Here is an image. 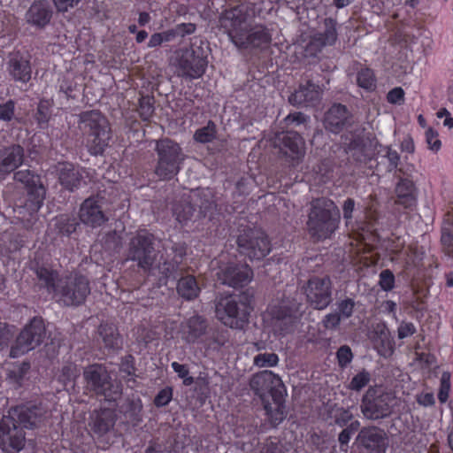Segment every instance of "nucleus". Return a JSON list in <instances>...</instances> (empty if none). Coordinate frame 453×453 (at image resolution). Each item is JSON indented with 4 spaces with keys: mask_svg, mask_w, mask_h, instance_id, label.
<instances>
[{
    "mask_svg": "<svg viewBox=\"0 0 453 453\" xmlns=\"http://www.w3.org/2000/svg\"><path fill=\"white\" fill-rule=\"evenodd\" d=\"M173 397V390L171 388H165L158 392L155 397L154 403L157 406H165L170 403Z\"/></svg>",
    "mask_w": 453,
    "mask_h": 453,
    "instance_id": "obj_48",
    "label": "nucleus"
},
{
    "mask_svg": "<svg viewBox=\"0 0 453 453\" xmlns=\"http://www.w3.org/2000/svg\"><path fill=\"white\" fill-rule=\"evenodd\" d=\"M80 219L84 224L96 227L106 221L99 200L95 197L86 199L80 209Z\"/></svg>",
    "mask_w": 453,
    "mask_h": 453,
    "instance_id": "obj_20",
    "label": "nucleus"
},
{
    "mask_svg": "<svg viewBox=\"0 0 453 453\" xmlns=\"http://www.w3.org/2000/svg\"><path fill=\"white\" fill-rule=\"evenodd\" d=\"M81 127L87 134L86 146L92 155L102 154L109 144L111 129L108 120L96 111L81 114Z\"/></svg>",
    "mask_w": 453,
    "mask_h": 453,
    "instance_id": "obj_6",
    "label": "nucleus"
},
{
    "mask_svg": "<svg viewBox=\"0 0 453 453\" xmlns=\"http://www.w3.org/2000/svg\"><path fill=\"white\" fill-rule=\"evenodd\" d=\"M336 22L333 19L324 20L323 31L314 33L309 37L302 35L300 47L303 50V57L317 56L324 47L331 46L337 40Z\"/></svg>",
    "mask_w": 453,
    "mask_h": 453,
    "instance_id": "obj_11",
    "label": "nucleus"
},
{
    "mask_svg": "<svg viewBox=\"0 0 453 453\" xmlns=\"http://www.w3.org/2000/svg\"><path fill=\"white\" fill-rule=\"evenodd\" d=\"M348 117L349 113L345 106L334 104L326 112L325 127L332 133H338L346 124Z\"/></svg>",
    "mask_w": 453,
    "mask_h": 453,
    "instance_id": "obj_28",
    "label": "nucleus"
},
{
    "mask_svg": "<svg viewBox=\"0 0 453 453\" xmlns=\"http://www.w3.org/2000/svg\"><path fill=\"white\" fill-rule=\"evenodd\" d=\"M14 179L24 184L27 190L28 198L26 203L27 211L30 213L37 212L43 203L46 194L40 176L35 175L29 170H21L15 173Z\"/></svg>",
    "mask_w": 453,
    "mask_h": 453,
    "instance_id": "obj_13",
    "label": "nucleus"
},
{
    "mask_svg": "<svg viewBox=\"0 0 453 453\" xmlns=\"http://www.w3.org/2000/svg\"><path fill=\"white\" fill-rule=\"evenodd\" d=\"M206 324L200 316H193L182 323L180 327L181 337L188 342H197L205 333Z\"/></svg>",
    "mask_w": 453,
    "mask_h": 453,
    "instance_id": "obj_27",
    "label": "nucleus"
},
{
    "mask_svg": "<svg viewBox=\"0 0 453 453\" xmlns=\"http://www.w3.org/2000/svg\"><path fill=\"white\" fill-rule=\"evenodd\" d=\"M250 388L262 399L268 418L273 426L279 425L286 417L284 406L285 386L272 371H263L251 379Z\"/></svg>",
    "mask_w": 453,
    "mask_h": 453,
    "instance_id": "obj_2",
    "label": "nucleus"
},
{
    "mask_svg": "<svg viewBox=\"0 0 453 453\" xmlns=\"http://www.w3.org/2000/svg\"><path fill=\"white\" fill-rule=\"evenodd\" d=\"M24 160V150L19 145L0 148V175H4L19 167Z\"/></svg>",
    "mask_w": 453,
    "mask_h": 453,
    "instance_id": "obj_21",
    "label": "nucleus"
},
{
    "mask_svg": "<svg viewBox=\"0 0 453 453\" xmlns=\"http://www.w3.org/2000/svg\"><path fill=\"white\" fill-rule=\"evenodd\" d=\"M247 14L243 6L226 11L221 18V25L226 29L233 43L238 48H258L271 42V35L262 26L255 27L247 32Z\"/></svg>",
    "mask_w": 453,
    "mask_h": 453,
    "instance_id": "obj_3",
    "label": "nucleus"
},
{
    "mask_svg": "<svg viewBox=\"0 0 453 453\" xmlns=\"http://www.w3.org/2000/svg\"><path fill=\"white\" fill-rule=\"evenodd\" d=\"M80 375V370L73 364L65 365L60 373L58 375V379L64 385L73 381Z\"/></svg>",
    "mask_w": 453,
    "mask_h": 453,
    "instance_id": "obj_38",
    "label": "nucleus"
},
{
    "mask_svg": "<svg viewBox=\"0 0 453 453\" xmlns=\"http://www.w3.org/2000/svg\"><path fill=\"white\" fill-rule=\"evenodd\" d=\"M60 184L66 189L73 191L81 186L84 170L75 167L71 163H59L58 165Z\"/></svg>",
    "mask_w": 453,
    "mask_h": 453,
    "instance_id": "obj_24",
    "label": "nucleus"
},
{
    "mask_svg": "<svg viewBox=\"0 0 453 453\" xmlns=\"http://www.w3.org/2000/svg\"><path fill=\"white\" fill-rule=\"evenodd\" d=\"M279 357L274 353H262L254 357V365L257 367H273L277 365Z\"/></svg>",
    "mask_w": 453,
    "mask_h": 453,
    "instance_id": "obj_39",
    "label": "nucleus"
},
{
    "mask_svg": "<svg viewBox=\"0 0 453 453\" xmlns=\"http://www.w3.org/2000/svg\"><path fill=\"white\" fill-rule=\"evenodd\" d=\"M44 331L42 319L34 318L18 336L15 345L12 347L10 356L18 357L34 349L42 342Z\"/></svg>",
    "mask_w": 453,
    "mask_h": 453,
    "instance_id": "obj_12",
    "label": "nucleus"
},
{
    "mask_svg": "<svg viewBox=\"0 0 453 453\" xmlns=\"http://www.w3.org/2000/svg\"><path fill=\"white\" fill-rule=\"evenodd\" d=\"M416 331L414 325L411 322H403L398 327V337L400 339L412 335Z\"/></svg>",
    "mask_w": 453,
    "mask_h": 453,
    "instance_id": "obj_56",
    "label": "nucleus"
},
{
    "mask_svg": "<svg viewBox=\"0 0 453 453\" xmlns=\"http://www.w3.org/2000/svg\"><path fill=\"white\" fill-rule=\"evenodd\" d=\"M114 414L111 411L104 410L93 418L92 428L96 433L104 434L114 425Z\"/></svg>",
    "mask_w": 453,
    "mask_h": 453,
    "instance_id": "obj_33",
    "label": "nucleus"
},
{
    "mask_svg": "<svg viewBox=\"0 0 453 453\" xmlns=\"http://www.w3.org/2000/svg\"><path fill=\"white\" fill-rule=\"evenodd\" d=\"M153 236L146 230L140 231L130 242L128 259L137 261L139 266L149 269L155 259Z\"/></svg>",
    "mask_w": 453,
    "mask_h": 453,
    "instance_id": "obj_15",
    "label": "nucleus"
},
{
    "mask_svg": "<svg viewBox=\"0 0 453 453\" xmlns=\"http://www.w3.org/2000/svg\"><path fill=\"white\" fill-rule=\"evenodd\" d=\"M241 251L250 259H261L271 250L266 234L259 229H250L237 239Z\"/></svg>",
    "mask_w": 453,
    "mask_h": 453,
    "instance_id": "obj_14",
    "label": "nucleus"
},
{
    "mask_svg": "<svg viewBox=\"0 0 453 453\" xmlns=\"http://www.w3.org/2000/svg\"><path fill=\"white\" fill-rule=\"evenodd\" d=\"M7 72L14 81L27 83L32 73L29 60L19 53L11 55L7 63Z\"/></svg>",
    "mask_w": 453,
    "mask_h": 453,
    "instance_id": "obj_22",
    "label": "nucleus"
},
{
    "mask_svg": "<svg viewBox=\"0 0 453 453\" xmlns=\"http://www.w3.org/2000/svg\"><path fill=\"white\" fill-rule=\"evenodd\" d=\"M341 320V316L337 312L329 313L324 318L323 324L325 327L333 329L339 326Z\"/></svg>",
    "mask_w": 453,
    "mask_h": 453,
    "instance_id": "obj_57",
    "label": "nucleus"
},
{
    "mask_svg": "<svg viewBox=\"0 0 453 453\" xmlns=\"http://www.w3.org/2000/svg\"><path fill=\"white\" fill-rule=\"evenodd\" d=\"M387 157L390 162L392 167H396L400 159L398 153L395 150L388 149Z\"/></svg>",
    "mask_w": 453,
    "mask_h": 453,
    "instance_id": "obj_64",
    "label": "nucleus"
},
{
    "mask_svg": "<svg viewBox=\"0 0 453 453\" xmlns=\"http://www.w3.org/2000/svg\"><path fill=\"white\" fill-rule=\"evenodd\" d=\"M340 211L334 203L326 199L313 202L309 216L308 227L311 234L319 239H326L337 229Z\"/></svg>",
    "mask_w": 453,
    "mask_h": 453,
    "instance_id": "obj_5",
    "label": "nucleus"
},
{
    "mask_svg": "<svg viewBox=\"0 0 453 453\" xmlns=\"http://www.w3.org/2000/svg\"><path fill=\"white\" fill-rule=\"evenodd\" d=\"M171 366L173 370L178 374V376L183 380V383L185 385L189 386L194 382V379L188 376L189 371L185 365H181L178 362H173Z\"/></svg>",
    "mask_w": 453,
    "mask_h": 453,
    "instance_id": "obj_45",
    "label": "nucleus"
},
{
    "mask_svg": "<svg viewBox=\"0 0 453 453\" xmlns=\"http://www.w3.org/2000/svg\"><path fill=\"white\" fill-rule=\"evenodd\" d=\"M211 268L219 281L233 288L246 286L253 278L252 271L247 265L225 262L224 257L212 261Z\"/></svg>",
    "mask_w": 453,
    "mask_h": 453,
    "instance_id": "obj_10",
    "label": "nucleus"
},
{
    "mask_svg": "<svg viewBox=\"0 0 453 453\" xmlns=\"http://www.w3.org/2000/svg\"><path fill=\"white\" fill-rule=\"evenodd\" d=\"M426 142L430 150L437 152L441 150V142L439 139V134L431 127L426 131Z\"/></svg>",
    "mask_w": 453,
    "mask_h": 453,
    "instance_id": "obj_43",
    "label": "nucleus"
},
{
    "mask_svg": "<svg viewBox=\"0 0 453 453\" xmlns=\"http://www.w3.org/2000/svg\"><path fill=\"white\" fill-rule=\"evenodd\" d=\"M273 143L291 160H298L304 155V141L296 132L277 134Z\"/></svg>",
    "mask_w": 453,
    "mask_h": 453,
    "instance_id": "obj_17",
    "label": "nucleus"
},
{
    "mask_svg": "<svg viewBox=\"0 0 453 453\" xmlns=\"http://www.w3.org/2000/svg\"><path fill=\"white\" fill-rule=\"evenodd\" d=\"M194 209L189 203L178 204L173 210L176 220L181 225H187L193 216Z\"/></svg>",
    "mask_w": 453,
    "mask_h": 453,
    "instance_id": "obj_36",
    "label": "nucleus"
},
{
    "mask_svg": "<svg viewBox=\"0 0 453 453\" xmlns=\"http://www.w3.org/2000/svg\"><path fill=\"white\" fill-rule=\"evenodd\" d=\"M332 283L328 277H312L307 282L304 292L307 301L318 310L326 308L331 301Z\"/></svg>",
    "mask_w": 453,
    "mask_h": 453,
    "instance_id": "obj_16",
    "label": "nucleus"
},
{
    "mask_svg": "<svg viewBox=\"0 0 453 453\" xmlns=\"http://www.w3.org/2000/svg\"><path fill=\"white\" fill-rule=\"evenodd\" d=\"M54 4L58 12H67L78 4L80 0H53Z\"/></svg>",
    "mask_w": 453,
    "mask_h": 453,
    "instance_id": "obj_58",
    "label": "nucleus"
},
{
    "mask_svg": "<svg viewBox=\"0 0 453 453\" xmlns=\"http://www.w3.org/2000/svg\"><path fill=\"white\" fill-rule=\"evenodd\" d=\"M360 424L358 421L352 422L349 426L342 431L339 434V441L342 445H347L350 440L351 435L359 427Z\"/></svg>",
    "mask_w": 453,
    "mask_h": 453,
    "instance_id": "obj_49",
    "label": "nucleus"
},
{
    "mask_svg": "<svg viewBox=\"0 0 453 453\" xmlns=\"http://www.w3.org/2000/svg\"><path fill=\"white\" fill-rule=\"evenodd\" d=\"M177 36L184 37L185 35H191L196 31V25L193 23H180L175 27Z\"/></svg>",
    "mask_w": 453,
    "mask_h": 453,
    "instance_id": "obj_54",
    "label": "nucleus"
},
{
    "mask_svg": "<svg viewBox=\"0 0 453 453\" xmlns=\"http://www.w3.org/2000/svg\"><path fill=\"white\" fill-rule=\"evenodd\" d=\"M84 378L96 390L104 389L109 375L106 369L101 365H92L84 371Z\"/></svg>",
    "mask_w": 453,
    "mask_h": 453,
    "instance_id": "obj_30",
    "label": "nucleus"
},
{
    "mask_svg": "<svg viewBox=\"0 0 453 453\" xmlns=\"http://www.w3.org/2000/svg\"><path fill=\"white\" fill-rule=\"evenodd\" d=\"M38 121L40 123H44L48 120L49 114V102L42 101L38 105Z\"/></svg>",
    "mask_w": 453,
    "mask_h": 453,
    "instance_id": "obj_62",
    "label": "nucleus"
},
{
    "mask_svg": "<svg viewBox=\"0 0 453 453\" xmlns=\"http://www.w3.org/2000/svg\"><path fill=\"white\" fill-rule=\"evenodd\" d=\"M441 242L447 247H453V220L445 219L441 227Z\"/></svg>",
    "mask_w": 453,
    "mask_h": 453,
    "instance_id": "obj_42",
    "label": "nucleus"
},
{
    "mask_svg": "<svg viewBox=\"0 0 453 453\" xmlns=\"http://www.w3.org/2000/svg\"><path fill=\"white\" fill-rule=\"evenodd\" d=\"M99 334L106 348L118 349L120 346V340L116 327L113 325H101L99 327Z\"/></svg>",
    "mask_w": 453,
    "mask_h": 453,
    "instance_id": "obj_34",
    "label": "nucleus"
},
{
    "mask_svg": "<svg viewBox=\"0 0 453 453\" xmlns=\"http://www.w3.org/2000/svg\"><path fill=\"white\" fill-rule=\"evenodd\" d=\"M216 317L231 328H242L248 321L250 307L234 296H221L216 303Z\"/></svg>",
    "mask_w": 453,
    "mask_h": 453,
    "instance_id": "obj_8",
    "label": "nucleus"
},
{
    "mask_svg": "<svg viewBox=\"0 0 453 453\" xmlns=\"http://www.w3.org/2000/svg\"><path fill=\"white\" fill-rule=\"evenodd\" d=\"M355 208V202L351 198H348L344 203H343V217L346 219V225L347 226H349L350 220L352 219V213L354 211Z\"/></svg>",
    "mask_w": 453,
    "mask_h": 453,
    "instance_id": "obj_55",
    "label": "nucleus"
},
{
    "mask_svg": "<svg viewBox=\"0 0 453 453\" xmlns=\"http://www.w3.org/2000/svg\"><path fill=\"white\" fill-rule=\"evenodd\" d=\"M305 120H306L305 115H303L301 112L292 113V114L288 115L285 118V121L287 124H290V123L301 124V123L305 122Z\"/></svg>",
    "mask_w": 453,
    "mask_h": 453,
    "instance_id": "obj_63",
    "label": "nucleus"
},
{
    "mask_svg": "<svg viewBox=\"0 0 453 453\" xmlns=\"http://www.w3.org/2000/svg\"><path fill=\"white\" fill-rule=\"evenodd\" d=\"M404 92L401 88H395L387 96L388 101L391 104H399L403 99Z\"/></svg>",
    "mask_w": 453,
    "mask_h": 453,
    "instance_id": "obj_59",
    "label": "nucleus"
},
{
    "mask_svg": "<svg viewBox=\"0 0 453 453\" xmlns=\"http://www.w3.org/2000/svg\"><path fill=\"white\" fill-rule=\"evenodd\" d=\"M336 356L339 365L342 367L347 366L352 361L353 358L351 349L349 346H342L338 349Z\"/></svg>",
    "mask_w": 453,
    "mask_h": 453,
    "instance_id": "obj_47",
    "label": "nucleus"
},
{
    "mask_svg": "<svg viewBox=\"0 0 453 453\" xmlns=\"http://www.w3.org/2000/svg\"><path fill=\"white\" fill-rule=\"evenodd\" d=\"M350 230L353 232V240L356 242L354 251L357 254L369 251L375 247L377 234L372 226L357 225V226H352Z\"/></svg>",
    "mask_w": 453,
    "mask_h": 453,
    "instance_id": "obj_23",
    "label": "nucleus"
},
{
    "mask_svg": "<svg viewBox=\"0 0 453 453\" xmlns=\"http://www.w3.org/2000/svg\"><path fill=\"white\" fill-rule=\"evenodd\" d=\"M353 414L349 410L338 409L334 414L335 423L340 426H345L349 421L352 419Z\"/></svg>",
    "mask_w": 453,
    "mask_h": 453,
    "instance_id": "obj_51",
    "label": "nucleus"
},
{
    "mask_svg": "<svg viewBox=\"0 0 453 453\" xmlns=\"http://www.w3.org/2000/svg\"><path fill=\"white\" fill-rule=\"evenodd\" d=\"M177 291L179 295L183 298L191 300L198 296L200 288L195 277L186 276L179 280L177 285Z\"/></svg>",
    "mask_w": 453,
    "mask_h": 453,
    "instance_id": "obj_32",
    "label": "nucleus"
},
{
    "mask_svg": "<svg viewBox=\"0 0 453 453\" xmlns=\"http://www.w3.org/2000/svg\"><path fill=\"white\" fill-rule=\"evenodd\" d=\"M14 102L10 100L0 105V120L10 121L14 115Z\"/></svg>",
    "mask_w": 453,
    "mask_h": 453,
    "instance_id": "obj_50",
    "label": "nucleus"
},
{
    "mask_svg": "<svg viewBox=\"0 0 453 453\" xmlns=\"http://www.w3.org/2000/svg\"><path fill=\"white\" fill-rule=\"evenodd\" d=\"M418 403L424 407L433 406L435 403L434 395L431 392H422L416 396Z\"/></svg>",
    "mask_w": 453,
    "mask_h": 453,
    "instance_id": "obj_52",
    "label": "nucleus"
},
{
    "mask_svg": "<svg viewBox=\"0 0 453 453\" xmlns=\"http://www.w3.org/2000/svg\"><path fill=\"white\" fill-rule=\"evenodd\" d=\"M51 9L48 1L41 0L35 2L28 9L26 18L28 23L42 27L46 26L51 18Z\"/></svg>",
    "mask_w": 453,
    "mask_h": 453,
    "instance_id": "obj_26",
    "label": "nucleus"
},
{
    "mask_svg": "<svg viewBox=\"0 0 453 453\" xmlns=\"http://www.w3.org/2000/svg\"><path fill=\"white\" fill-rule=\"evenodd\" d=\"M357 440L364 447L369 449H380L385 445V433L376 427L362 429Z\"/></svg>",
    "mask_w": 453,
    "mask_h": 453,
    "instance_id": "obj_29",
    "label": "nucleus"
},
{
    "mask_svg": "<svg viewBox=\"0 0 453 453\" xmlns=\"http://www.w3.org/2000/svg\"><path fill=\"white\" fill-rule=\"evenodd\" d=\"M379 284L384 291H390L395 287V276L389 270H383L380 273Z\"/></svg>",
    "mask_w": 453,
    "mask_h": 453,
    "instance_id": "obj_44",
    "label": "nucleus"
},
{
    "mask_svg": "<svg viewBox=\"0 0 453 453\" xmlns=\"http://www.w3.org/2000/svg\"><path fill=\"white\" fill-rule=\"evenodd\" d=\"M216 134V127L212 122H209L207 126L199 128L194 134L196 142L205 143L211 142Z\"/></svg>",
    "mask_w": 453,
    "mask_h": 453,
    "instance_id": "obj_37",
    "label": "nucleus"
},
{
    "mask_svg": "<svg viewBox=\"0 0 453 453\" xmlns=\"http://www.w3.org/2000/svg\"><path fill=\"white\" fill-rule=\"evenodd\" d=\"M207 61L196 56L193 51H187L180 59V75L190 79L200 78L205 72Z\"/></svg>",
    "mask_w": 453,
    "mask_h": 453,
    "instance_id": "obj_19",
    "label": "nucleus"
},
{
    "mask_svg": "<svg viewBox=\"0 0 453 453\" xmlns=\"http://www.w3.org/2000/svg\"><path fill=\"white\" fill-rule=\"evenodd\" d=\"M36 273L48 291L53 292L58 301L65 305L81 304L90 293L88 281L83 276L74 274L58 280L57 273L47 268H40Z\"/></svg>",
    "mask_w": 453,
    "mask_h": 453,
    "instance_id": "obj_4",
    "label": "nucleus"
},
{
    "mask_svg": "<svg viewBox=\"0 0 453 453\" xmlns=\"http://www.w3.org/2000/svg\"><path fill=\"white\" fill-rule=\"evenodd\" d=\"M298 307L289 306L288 300L280 303H271L263 314L265 326L277 336L292 332L296 323Z\"/></svg>",
    "mask_w": 453,
    "mask_h": 453,
    "instance_id": "obj_7",
    "label": "nucleus"
},
{
    "mask_svg": "<svg viewBox=\"0 0 453 453\" xmlns=\"http://www.w3.org/2000/svg\"><path fill=\"white\" fill-rule=\"evenodd\" d=\"M414 190L415 187L412 180L408 179L400 180L395 188L398 203L405 207L413 205L415 203Z\"/></svg>",
    "mask_w": 453,
    "mask_h": 453,
    "instance_id": "obj_31",
    "label": "nucleus"
},
{
    "mask_svg": "<svg viewBox=\"0 0 453 453\" xmlns=\"http://www.w3.org/2000/svg\"><path fill=\"white\" fill-rule=\"evenodd\" d=\"M158 162L156 174L163 180L172 179L180 171V165L184 160L180 147L170 140L157 142Z\"/></svg>",
    "mask_w": 453,
    "mask_h": 453,
    "instance_id": "obj_9",
    "label": "nucleus"
},
{
    "mask_svg": "<svg viewBox=\"0 0 453 453\" xmlns=\"http://www.w3.org/2000/svg\"><path fill=\"white\" fill-rule=\"evenodd\" d=\"M153 112V106L150 98H142L140 101V114L143 119L147 120Z\"/></svg>",
    "mask_w": 453,
    "mask_h": 453,
    "instance_id": "obj_53",
    "label": "nucleus"
},
{
    "mask_svg": "<svg viewBox=\"0 0 453 453\" xmlns=\"http://www.w3.org/2000/svg\"><path fill=\"white\" fill-rule=\"evenodd\" d=\"M450 373L443 372L441 377L440 388L438 392V399L440 403H444L448 401L450 392Z\"/></svg>",
    "mask_w": 453,
    "mask_h": 453,
    "instance_id": "obj_40",
    "label": "nucleus"
},
{
    "mask_svg": "<svg viewBox=\"0 0 453 453\" xmlns=\"http://www.w3.org/2000/svg\"><path fill=\"white\" fill-rule=\"evenodd\" d=\"M404 244L403 241H401L400 238H395L394 240H388L386 244V249L394 254L398 253Z\"/></svg>",
    "mask_w": 453,
    "mask_h": 453,
    "instance_id": "obj_61",
    "label": "nucleus"
},
{
    "mask_svg": "<svg viewBox=\"0 0 453 453\" xmlns=\"http://www.w3.org/2000/svg\"><path fill=\"white\" fill-rule=\"evenodd\" d=\"M436 116L438 119H443L444 121H443V126L448 127V128H452L453 127V118L451 117L449 111L445 109V108H441L440 109L437 113H436Z\"/></svg>",
    "mask_w": 453,
    "mask_h": 453,
    "instance_id": "obj_60",
    "label": "nucleus"
},
{
    "mask_svg": "<svg viewBox=\"0 0 453 453\" xmlns=\"http://www.w3.org/2000/svg\"><path fill=\"white\" fill-rule=\"evenodd\" d=\"M370 380V373L363 370L352 378L349 388L351 390L359 391L369 383Z\"/></svg>",
    "mask_w": 453,
    "mask_h": 453,
    "instance_id": "obj_41",
    "label": "nucleus"
},
{
    "mask_svg": "<svg viewBox=\"0 0 453 453\" xmlns=\"http://www.w3.org/2000/svg\"><path fill=\"white\" fill-rule=\"evenodd\" d=\"M42 407L17 406L0 419V447L5 453L20 451L25 446V434L21 428H34L43 420Z\"/></svg>",
    "mask_w": 453,
    "mask_h": 453,
    "instance_id": "obj_1",
    "label": "nucleus"
},
{
    "mask_svg": "<svg viewBox=\"0 0 453 453\" xmlns=\"http://www.w3.org/2000/svg\"><path fill=\"white\" fill-rule=\"evenodd\" d=\"M320 89L318 86L306 82L304 85H300L289 96V103L296 106H309L313 105L320 97Z\"/></svg>",
    "mask_w": 453,
    "mask_h": 453,
    "instance_id": "obj_25",
    "label": "nucleus"
},
{
    "mask_svg": "<svg viewBox=\"0 0 453 453\" xmlns=\"http://www.w3.org/2000/svg\"><path fill=\"white\" fill-rule=\"evenodd\" d=\"M355 303L351 299H345L341 301L337 305L338 314L342 319L349 318L354 310Z\"/></svg>",
    "mask_w": 453,
    "mask_h": 453,
    "instance_id": "obj_46",
    "label": "nucleus"
},
{
    "mask_svg": "<svg viewBox=\"0 0 453 453\" xmlns=\"http://www.w3.org/2000/svg\"><path fill=\"white\" fill-rule=\"evenodd\" d=\"M389 395H382L372 399L371 390L363 398L362 412L371 419H378L387 417L391 412V405L388 403Z\"/></svg>",
    "mask_w": 453,
    "mask_h": 453,
    "instance_id": "obj_18",
    "label": "nucleus"
},
{
    "mask_svg": "<svg viewBox=\"0 0 453 453\" xmlns=\"http://www.w3.org/2000/svg\"><path fill=\"white\" fill-rule=\"evenodd\" d=\"M357 84L360 88L372 91L376 87V80L373 72L371 69H362L357 73Z\"/></svg>",
    "mask_w": 453,
    "mask_h": 453,
    "instance_id": "obj_35",
    "label": "nucleus"
}]
</instances>
